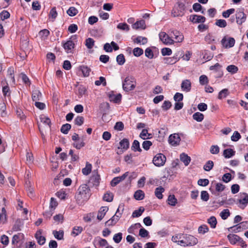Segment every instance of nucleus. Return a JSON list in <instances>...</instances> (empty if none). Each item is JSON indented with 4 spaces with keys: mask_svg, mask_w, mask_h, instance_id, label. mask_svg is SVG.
<instances>
[{
    "mask_svg": "<svg viewBox=\"0 0 248 248\" xmlns=\"http://www.w3.org/2000/svg\"><path fill=\"white\" fill-rule=\"evenodd\" d=\"M91 195L90 189L86 184L81 185L78 189L75 198L78 204H81L84 202L87 201Z\"/></svg>",
    "mask_w": 248,
    "mask_h": 248,
    "instance_id": "f257e3e1",
    "label": "nucleus"
},
{
    "mask_svg": "<svg viewBox=\"0 0 248 248\" xmlns=\"http://www.w3.org/2000/svg\"><path fill=\"white\" fill-rule=\"evenodd\" d=\"M135 78L131 76L126 77L123 82V88L125 92L133 90L136 87Z\"/></svg>",
    "mask_w": 248,
    "mask_h": 248,
    "instance_id": "f03ea898",
    "label": "nucleus"
},
{
    "mask_svg": "<svg viewBox=\"0 0 248 248\" xmlns=\"http://www.w3.org/2000/svg\"><path fill=\"white\" fill-rule=\"evenodd\" d=\"M77 36L73 35L66 42H62V45L64 50L67 53H72V50L74 48L75 44L72 39H76Z\"/></svg>",
    "mask_w": 248,
    "mask_h": 248,
    "instance_id": "7ed1b4c3",
    "label": "nucleus"
},
{
    "mask_svg": "<svg viewBox=\"0 0 248 248\" xmlns=\"http://www.w3.org/2000/svg\"><path fill=\"white\" fill-rule=\"evenodd\" d=\"M121 208L122 211H123L124 209V205L123 204L119 205L115 214L110 219L106 222L105 225L106 226H113L118 222L121 217V213L120 214V215H118L117 214L119 212V209Z\"/></svg>",
    "mask_w": 248,
    "mask_h": 248,
    "instance_id": "20e7f679",
    "label": "nucleus"
},
{
    "mask_svg": "<svg viewBox=\"0 0 248 248\" xmlns=\"http://www.w3.org/2000/svg\"><path fill=\"white\" fill-rule=\"evenodd\" d=\"M129 147V141L127 139L124 138L119 142V146L118 147V151L116 153L118 155H122Z\"/></svg>",
    "mask_w": 248,
    "mask_h": 248,
    "instance_id": "39448f33",
    "label": "nucleus"
},
{
    "mask_svg": "<svg viewBox=\"0 0 248 248\" xmlns=\"http://www.w3.org/2000/svg\"><path fill=\"white\" fill-rule=\"evenodd\" d=\"M166 160V156L162 154H158L156 155L153 158V163L157 167L163 166Z\"/></svg>",
    "mask_w": 248,
    "mask_h": 248,
    "instance_id": "423d86ee",
    "label": "nucleus"
},
{
    "mask_svg": "<svg viewBox=\"0 0 248 248\" xmlns=\"http://www.w3.org/2000/svg\"><path fill=\"white\" fill-rule=\"evenodd\" d=\"M185 11V5L182 3H178V6L172 10V15L174 17L182 16Z\"/></svg>",
    "mask_w": 248,
    "mask_h": 248,
    "instance_id": "0eeeda50",
    "label": "nucleus"
},
{
    "mask_svg": "<svg viewBox=\"0 0 248 248\" xmlns=\"http://www.w3.org/2000/svg\"><path fill=\"white\" fill-rule=\"evenodd\" d=\"M160 40L165 45H171L174 43V41L165 32H161L159 34Z\"/></svg>",
    "mask_w": 248,
    "mask_h": 248,
    "instance_id": "6e6552de",
    "label": "nucleus"
},
{
    "mask_svg": "<svg viewBox=\"0 0 248 248\" xmlns=\"http://www.w3.org/2000/svg\"><path fill=\"white\" fill-rule=\"evenodd\" d=\"M236 23L238 25H242L244 23L247 18V16L244 12L243 9H239L236 11L235 14Z\"/></svg>",
    "mask_w": 248,
    "mask_h": 248,
    "instance_id": "1a4fd4ad",
    "label": "nucleus"
},
{
    "mask_svg": "<svg viewBox=\"0 0 248 248\" xmlns=\"http://www.w3.org/2000/svg\"><path fill=\"white\" fill-rule=\"evenodd\" d=\"M183 238H185L186 246H194L198 242V239L191 235L183 234Z\"/></svg>",
    "mask_w": 248,
    "mask_h": 248,
    "instance_id": "9d476101",
    "label": "nucleus"
},
{
    "mask_svg": "<svg viewBox=\"0 0 248 248\" xmlns=\"http://www.w3.org/2000/svg\"><path fill=\"white\" fill-rule=\"evenodd\" d=\"M180 140V137L178 134L175 133L170 135L169 138V142L172 146H177L179 145Z\"/></svg>",
    "mask_w": 248,
    "mask_h": 248,
    "instance_id": "9b49d317",
    "label": "nucleus"
},
{
    "mask_svg": "<svg viewBox=\"0 0 248 248\" xmlns=\"http://www.w3.org/2000/svg\"><path fill=\"white\" fill-rule=\"evenodd\" d=\"M171 38L174 37L175 42L181 43L184 40V35L180 31L177 30H173L171 31Z\"/></svg>",
    "mask_w": 248,
    "mask_h": 248,
    "instance_id": "f8f14e48",
    "label": "nucleus"
},
{
    "mask_svg": "<svg viewBox=\"0 0 248 248\" xmlns=\"http://www.w3.org/2000/svg\"><path fill=\"white\" fill-rule=\"evenodd\" d=\"M128 172H125L123 175L114 177L110 182L111 186H115L118 185L120 182L124 180L125 178L128 176Z\"/></svg>",
    "mask_w": 248,
    "mask_h": 248,
    "instance_id": "ddd939ff",
    "label": "nucleus"
},
{
    "mask_svg": "<svg viewBox=\"0 0 248 248\" xmlns=\"http://www.w3.org/2000/svg\"><path fill=\"white\" fill-rule=\"evenodd\" d=\"M222 45L226 48L232 47L234 46L235 44V40L233 38L229 37L228 40L225 37L223 38L221 40Z\"/></svg>",
    "mask_w": 248,
    "mask_h": 248,
    "instance_id": "4468645a",
    "label": "nucleus"
},
{
    "mask_svg": "<svg viewBox=\"0 0 248 248\" xmlns=\"http://www.w3.org/2000/svg\"><path fill=\"white\" fill-rule=\"evenodd\" d=\"M181 87L183 91L188 92L191 89V83L189 80L185 79L181 83Z\"/></svg>",
    "mask_w": 248,
    "mask_h": 248,
    "instance_id": "2eb2a0df",
    "label": "nucleus"
},
{
    "mask_svg": "<svg viewBox=\"0 0 248 248\" xmlns=\"http://www.w3.org/2000/svg\"><path fill=\"white\" fill-rule=\"evenodd\" d=\"M230 243L231 244L234 245L237 243H239L240 240H241V238L238 235L230 233L227 235Z\"/></svg>",
    "mask_w": 248,
    "mask_h": 248,
    "instance_id": "dca6fc26",
    "label": "nucleus"
},
{
    "mask_svg": "<svg viewBox=\"0 0 248 248\" xmlns=\"http://www.w3.org/2000/svg\"><path fill=\"white\" fill-rule=\"evenodd\" d=\"M241 199L239 200V202L242 204L240 208L243 209L248 203V195L246 193H241Z\"/></svg>",
    "mask_w": 248,
    "mask_h": 248,
    "instance_id": "f3484780",
    "label": "nucleus"
},
{
    "mask_svg": "<svg viewBox=\"0 0 248 248\" xmlns=\"http://www.w3.org/2000/svg\"><path fill=\"white\" fill-rule=\"evenodd\" d=\"M132 27L133 29L135 30H144L146 28L145 22L144 20H140L139 21H137L136 23L132 25Z\"/></svg>",
    "mask_w": 248,
    "mask_h": 248,
    "instance_id": "a211bd4d",
    "label": "nucleus"
},
{
    "mask_svg": "<svg viewBox=\"0 0 248 248\" xmlns=\"http://www.w3.org/2000/svg\"><path fill=\"white\" fill-rule=\"evenodd\" d=\"M190 20L193 23H204L205 17L202 16L193 15L190 17Z\"/></svg>",
    "mask_w": 248,
    "mask_h": 248,
    "instance_id": "6ab92c4d",
    "label": "nucleus"
},
{
    "mask_svg": "<svg viewBox=\"0 0 248 248\" xmlns=\"http://www.w3.org/2000/svg\"><path fill=\"white\" fill-rule=\"evenodd\" d=\"M108 208L107 206H102L101 207L98 213V215L97 216V218L98 220H101L104 216H105L106 213L108 212Z\"/></svg>",
    "mask_w": 248,
    "mask_h": 248,
    "instance_id": "aec40b11",
    "label": "nucleus"
},
{
    "mask_svg": "<svg viewBox=\"0 0 248 248\" xmlns=\"http://www.w3.org/2000/svg\"><path fill=\"white\" fill-rule=\"evenodd\" d=\"M41 231H38L35 233V238L37 240L39 244L42 245L45 244L46 242V238L44 236L41 235Z\"/></svg>",
    "mask_w": 248,
    "mask_h": 248,
    "instance_id": "412c9836",
    "label": "nucleus"
},
{
    "mask_svg": "<svg viewBox=\"0 0 248 248\" xmlns=\"http://www.w3.org/2000/svg\"><path fill=\"white\" fill-rule=\"evenodd\" d=\"M80 71H81L84 77H87L90 75L91 69L86 65H81L79 67Z\"/></svg>",
    "mask_w": 248,
    "mask_h": 248,
    "instance_id": "4be33fe9",
    "label": "nucleus"
},
{
    "mask_svg": "<svg viewBox=\"0 0 248 248\" xmlns=\"http://www.w3.org/2000/svg\"><path fill=\"white\" fill-rule=\"evenodd\" d=\"M40 119L41 122L45 124L47 128H49L50 127L51 121L49 118L43 114L40 115Z\"/></svg>",
    "mask_w": 248,
    "mask_h": 248,
    "instance_id": "5701e85b",
    "label": "nucleus"
},
{
    "mask_svg": "<svg viewBox=\"0 0 248 248\" xmlns=\"http://www.w3.org/2000/svg\"><path fill=\"white\" fill-rule=\"evenodd\" d=\"M94 242H96L99 246L102 247H106L108 245L107 241L105 239L101 238L100 237H95L94 239Z\"/></svg>",
    "mask_w": 248,
    "mask_h": 248,
    "instance_id": "b1692460",
    "label": "nucleus"
},
{
    "mask_svg": "<svg viewBox=\"0 0 248 248\" xmlns=\"http://www.w3.org/2000/svg\"><path fill=\"white\" fill-rule=\"evenodd\" d=\"M6 105L4 103V102L0 100V115L2 117H4L7 116V112L6 111Z\"/></svg>",
    "mask_w": 248,
    "mask_h": 248,
    "instance_id": "393cba45",
    "label": "nucleus"
},
{
    "mask_svg": "<svg viewBox=\"0 0 248 248\" xmlns=\"http://www.w3.org/2000/svg\"><path fill=\"white\" fill-rule=\"evenodd\" d=\"M180 160L184 163L185 166H187L191 161V158L186 154L182 153L180 155Z\"/></svg>",
    "mask_w": 248,
    "mask_h": 248,
    "instance_id": "a878e982",
    "label": "nucleus"
},
{
    "mask_svg": "<svg viewBox=\"0 0 248 248\" xmlns=\"http://www.w3.org/2000/svg\"><path fill=\"white\" fill-rule=\"evenodd\" d=\"M7 220L6 211L5 208H2L0 211V224H4Z\"/></svg>",
    "mask_w": 248,
    "mask_h": 248,
    "instance_id": "bb28decb",
    "label": "nucleus"
},
{
    "mask_svg": "<svg viewBox=\"0 0 248 248\" xmlns=\"http://www.w3.org/2000/svg\"><path fill=\"white\" fill-rule=\"evenodd\" d=\"M164 188L162 186L156 187L155 189V194L158 199H162L163 198L162 193L164 192Z\"/></svg>",
    "mask_w": 248,
    "mask_h": 248,
    "instance_id": "cd10ccee",
    "label": "nucleus"
},
{
    "mask_svg": "<svg viewBox=\"0 0 248 248\" xmlns=\"http://www.w3.org/2000/svg\"><path fill=\"white\" fill-rule=\"evenodd\" d=\"M53 234L55 238L59 240L63 239L64 232L62 230H60L59 231L54 230L53 231Z\"/></svg>",
    "mask_w": 248,
    "mask_h": 248,
    "instance_id": "c85d7f7f",
    "label": "nucleus"
},
{
    "mask_svg": "<svg viewBox=\"0 0 248 248\" xmlns=\"http://www.w3.org/2000/svg\"><path fill=\"white\" fill-rule=\"evenodd\" d=\"M42 96L41 92L38 90H34L32 92V99L33 101L39 100Z\"/></svg>",
    "mask_w": 248,
    "mask_h": 248,
    "instance_id": "c756f323",
    "label": "nucleus"
},
{
    "mask_svg": "<svg viewBox=\"0 0 248 248\" xmlns=\"http://www.w3.org/2000/svg\"><path fill=\"white\" fill-rule=\"evenodd\" d=\"M235 152L232 149H227L223 151V156L225 158H229L235 155Z\"/></svg>",
    "mask_w": 248,
    "mask_h": 248,
    "instance_id": "7c9ffc66",
    "label": "nucleus"
},
{
    "mask_svg": "<svg viewBox=\"0 0 248 248\" xmlns=\"http://www.w3.org/2000/svg\"><path fill=\"white\" fill-rule=\"evenodd\" d=\"M144 193L141 190H137L134 195L135 199L137 200H141L144 198Z\"/></svg>",
    "mask_w": 248,
    "mask_h": 248,
    "instance_id": "2f4dec72",
    "label": "nucleus"
},
{
    "mask_svg": "<svg viewBox=\"0 0 248 248\" xmlns=\"http://www.w3.org/2000/svg\"><path fill=\"white\" fill-rule=\"evenodd\" d=\"M109 98L110 101H113V102L117 103L121 101L122 95L120 93L117 95L112 94L109 95Z\"/></svg>",
    "mask_w": 248,
    "mask_h": 248,
    "instance_id": "473e14b6",
    "label": "nucleus"
},
{
    "mask_svg": "<svg viewBox=\"0 0 248 248\" xmlns=\"http://www.w3.org/2000/svg\"><path fill=\"white\" fill-rule=\"evenodd\" d=\"M117 28L123 31H128L130 30L129 26L126 23H120L117 25Z\"/></svg>",
    "mask_w": 248,
    "mask_h": 248,
    "instance_id": "72a5a7b5",
    "label": "nucleus"
},
{
    "mask_svg": "<svg viewBox=\"0 0 248 248\" xmlns=\"http://www.w3.org/2000/svg\"><path fill=\"white\" fill-rule=\"evenodd\" d=\"M131 150L134 152H141L142 150L140 148V142L137 140H134L131 146Z\"/></svg>",
    "mask_w": 248,
    "mask_h": 248,
    "instance_id": "f704fd0d",
    "label": "nucleus"
},
{
    "mask_svg": "<svg viewBox=\"0 0 248 248\" xmlns=\"http://www.w3.org/2000/svg\"><path fill=\"white\" fill-rule=\"evenodd\" d=\"M151 134L148 133L146 129H143L140 135V137L143 140L149 139L151 138Z\"/></svg>",
    "mask_w": 248,
    "mask_h": 248,
    "instance_id": "c9c22d12",
    "label": "nucleus"
},
{
    "mask_svg": "<svg viewBox=\"0 0 248 248\" xmlns=\"http://www.w3.org/2000/svg\"><path fill=\"white\" fill-rule=\"evenodd\" d=\"M103 199L107 202H111L113 199V194L111 192H107L104 195Z\"/></svg>",
    "mask_w": 248,
    "mask_h": 248,
    "instance_id": "e433bc0d",
    "label": "nucleus"
},
{
    "mask_svg": "<svg viewBox=\"0 0 248 248\" xmlns=\"http://www.w3.org/2000/svg\"><path fill=\"white\" fill-rule=\"evenodd\" d=\"M134 42L137 44L141 43L142 45H144L147 43V39L145 37L139 36L134 40Z\"/></svg>",
    "mask_w": 248,
    "mask_h": 248,
    "instance_id": "4c0bfd02",
    "label": "nucleus"
},
{
    "mask_svg": "<svg viewBox=\"0 0 248 248\" xmlns=\"http://www.w3.org/2000/svg\"><path fill=\"white\" fill-rule=\"evenodd\" d=\"M83 231V228L80 226H75L73 229L71 234L77 236Z\"/></svg>",
    "mask_w": 248,
    "mask_h": 248,
    "instance_id": "58836bf2",
    "label": "nucleus"
},
{
    "mask_svg": "<svg viewBox=\"0 0 248 248\" xmlns=\"http://www.w3.org/2000/svg\"><path fill=\"white\" fill-rule=\"evenodd\" d=\"M92 165L89 163H86V167L82 169V172L84 175H87L89 174L91 172Z\"/></svg>",
    "mask_w": 248,
    "mask_h": 248,
    "instance_id": "ea45409f",
    "label": "nucleus"
},
{
    "mask_svg": "<svg viewBox=\"0 0 248 248\" xmlns=\"http://www.w3.org/2000/svg\"><path fill=\"white\" fill-rule=\"evenodd\" d=\"M144 211V208L143 207H140L139 210H136L133 212L132 216L133 217H138L142 215Z\"/></svg>",
    "mask_w": 248,
    "mask_h": 248,
    "instance_id": "a19ab883",
    "label": "nucleus"
},
{
    "mask_svg": "<svg viewBox=\"0 0 248 248\" xmlns=\"http://www.w3.org/2000/svg\"><path fill=\"white\" fill-rule=\"evenodd\" d=\"M177 202V200L174 195H170L168 199V203L171 206H175Z\"/></svg>",
    "mask_w": 248,
    "mask_h": 248,
    "instance_id": "79ce46f5",
    "label": "nucleus"
},
{
    "mask_svg": "<svg viewBox=\"0 0 248 248\" xmlns=\"http://www.w3.org/2000/svg\"><path fill=\"white\" fill-rule=\"evenodd\" d=\"M193 119L197 121V122H200L203 120V119L204 118V115L203 114H202L200 112H197L195 113L193 115Z\"/></svg>",
    "mask_w": 248,
    "mask_h": 248,
    "instance_id": "37998d69",
    "label": "nucleus"
},
{
    "mask_svg": "<svg viewBox=\"0 0 248 248\" xmlns=\"http://www.w3.org/2000/svg\"><path fill=\"white\" fill-rule=\"evenodd\" d=\"M49 34V31L46 29H44L39 32V36L42 39L45 40Z\"/></svg>",
    "mask_w": 248,
    "mask_h": 248,
    "instance_id": "c03bdc74",
    "label": "nucleus"
},
{
    "mask_svg": "<svg viewBox=\"0 0 248 248\" xmlns=\"http://www.w3.org/2000/svg\"><path fill=\"white\" fill-rule=\"evenodd\" d=\"M94 45V41L92 38H88L85 41V46L88 49H91Z\"/></svg>",
    "mask_w": 248,
    "mask_h": 248,
    "instance_id": "a18cd8bd",
    "label": "nucleus"
},
{
    "mask_svg": "<svg viewBox=\"0 0 248 248\" xmlns=\"http://www.w3.org/2000/svg\"><path fill=\"white\" fill-rule=\"evenodd\" d=\"M227 70L232 74L236 73L238 71V67L234 65H230L227 67Z\"/></svg>",
    "mask_w": 248,
    "mask_h": 248,
    "instance_id": "49530a36",
    "label": "nucleus"
},
{
    "mask_svg": "<svg viewBox=\"0 0 248 248\" xmlns=\"http://www.w3.org/2000/svg\"><path fill=\"white\" fill-rule=\"evenodd\" d=\"M71 125L70 124H63L61 128V131L64 134H67L68 133L69 130L71 129Z\"/></svg>",
    "mask_w": 248,
    "mask_h": 248,
    "instance_id": "de8ad7c7",
    "label": "nucleus"
},
{
    "mask_svg": "<svg viewBox=\"0 0 248 248\" xmlns=\"http://www.w3.org/2000/svg\"><path fill=\"white\" fill-rule=\"evenodd\" d=\"M214 166V162L211 160L208 161L203 166V169L207 171L211 170Z\"/></svg>",
    "mask_w": 248,
    "mask_h": 248,
    "instance_id": "09e8293b",
    "label": "nucleus"
},
{
    "mask_svg": "<svg viewBox=\"0 0 248 248\" xmlns=\"http://www.w3.org/2000/svg\"><path fill=\"white\" fill-rule=\"evenodd\" d=\"M141 225L140 223H137L134 224V225H131L127 230L128 232L129 233H134V230L137 229L139 228H140Z\"/></svg>",
    "mask_w": 248,
    "mask_h": 248,
    "instance_id": "8fccbe9b",
    "label": "nucleus"
},
{
    "mask_svg": "<svg viewBox=\"0 0 248 248\" xmlns=\"http://www.w3.org/2000/svg\"><path fill=\"white\" fill-rule=\"evenodd\" d=\"M208 223L210 225V226L212 228H215L217 225V221L216 219V218L214 217H211L208 219Z\"/></svg>",
    "mask_w": 248,
    "mask_h": 248,
    "instance_id": "3c124183",
    "label": "nucleus"
},
{
    "mask_svg": "<svg viewBox=\"0 0 248 248\" xmlns=\"http://www.w3.org/2000/svg\"><path fill=\"white\" fill-rule=\"evenodd\" d=\"M228 94V90L227 89H224L219 92L218 95V98L219 99H221L222 98H225Z\"/></svg>",
    "mask_w": 248,
    "mask_h": 248,
    "instance_id": "603ef678",
    "label": "nucleus"
},
{
    "mask_svg": "<svg viewBox=\"0 0 248 248\" xmlns=\"http://www.w3.org/2000/svg\"><path fill=\"white\" fill-rule=\"evenodd\" d=\"M215 25L220 28H225L227 26V22L224 19H217L216 20Z\"/></svg>",
    "mask_w": 248,
    "mask_h": 248,
    "instance_id": "864d4df0",
    "label": "nucleus"
},
{
    "mask_svg": "<svg viewBox=\"0 0 248 248\" xmlns=\"http://www.w3.org/2000/svg\"><path fill=\"white\" fill-rule=\"evenodd\" d=\"M23 238V234L21 233H18L17 234H15L13 236L12 239V243H17L19 240Z\"/></svg>",
    "mask_w": 248,
    "mask_h": 248,
    "instance_id": "5fc2aeb1",
    "label": "nucleus"
},
{
    "mask_svg": "<svg viewBox=\"0 0 248 248\" xmlns=\"http://www.w3.org/2000/svg\"><path fill=\"white\" fill-rule=\"evenodd\" d=\"M78 13V10L74 7H70L67 11V14L71 16H76Z\"/></svg>",
    "mask_w": 248,
    "mask_h": 248,
    "instance_id": "6e6d98bb",
    "label": "nucleus"
},
{
    "mask_svg": "<svg viewBox=\"0 0 248 248\" xmlns=\"http://www.w3.org/2000/svg\"><path fill=\"white\" fill-rule=\"evenodd\" d=\"M116 61L118 64L120 65H123L125 62L124 56L123 54H120L117 56Z\"/></svg>",
    "mask_w": 248,
    "mask_h": 248,
    "instance_id": "4d7b16f0",
    "label": "nucleus"
},
{
    "mask_svg": "<svg viewBox=\"0 0 248 248\" xmlns=\"http://www.w3.org/2000/svg\"><path fill=\"white\" fill-rule=\"evenodd\" d=\"M179 59L177 57H173L172 58H167L165 59V63L169 64H173L176 63Z\"/></svg>",
    "mask_w": 248,
    "mask_h": 248,
    "instance_id": "13d9d810",
    "label": "nucleus"
},
{
    "mask_svg": "<svg viewBox=\"0 0 248 248\" xmlns=\"http://www.w3.org/2000/svg\"><path fill=\"white\" fill-rule=\"evenodd\" d=\"M230 215V211L228 209H224L220 213V216L222 219H226Z\"/></svg>",
    "mask_w": 248,
    "mask_h": 248,
    "instance_id": "bf43d9fd",
    "label": "nucleus"
},
{
    "mask_svg": "<svg viewBox=\"0 0 248 248\" xmlns=\"http://www.w3.org/2000/svg\"><path fill=\"white\" fill-rule=\"evenodd\" d=\"M122 236L123 234L122 232L116 233L113 236V240L116 243H119L122 239Z\"/></svg>",
    "mask_w": 248,
    "mask_h": 248,
    "instance_id": "052dcab7",
    "label": "nucleus"
},
{
    "mask_svg": "<svg viewBox=\"0 0 248 248\" xmlns=\"http://www.w3.org/2000/svg\"><path fill=\"white\" fill-rule=\"evenodd\" d=\"M215 185L216 190L217 192H222L225 188V185H223L221 183L215 182Z\"/></svg>",
    "mask_w": 248,
    "mask_h": 248,
    "instance_id": "680f3d73",
    "label": "nucleus"
},
{
    "mask_svg": "<svg viewBox=\"0 0 248 248\" xmlns=\"http://www.w3.org/2000/svg\"><path fill=\"white\" fill-rule=\"evenodd\" d=\"M94 217V214L93 213H90L87 214L83 217V220L86 222H90L92 218Z\"/></svg>",
    "mask_w": 248,
    "mask_h": 248,
    "instance_id": "e2e57ef3",
    "label": "nucleus"
},
{
    "mask_svg": "<svg viewBox=\"0 0 248 248\" xmlns=\"http://www.w3.org/2000/svg\"><path fill=\"white\" fill-rule=\"evenodd\" d=\"M84 121V118L83 117L78 116L74 120V123L75 124L80 126L83 124Z\"/></svg>",
    "mask_w": 248,
    "mask_h": 248,
    "instance_id": "0e129e2a",
    "label": "nucleus"
},
{
    "mask_svg": "<svg viewBox=\"0 0 248 248\" xmlns=\"http://www.w3.org/2000/svg\"><path fill=\"white\" fill-rule=\"evenodd\" d=\"M235 10L233 8L228 9L225 11L223 12L222 16L224 18H228L230 16L231 14L234 13Z\"/></svg>",
    "mask_w": 248,
    "mask_h": 248,
    "instance_id": "69168bd1",
    "label": "nucleus"
},
{
    "mask_svg": "<svg viewBox=\"0 0 248 248\" xmlns=\"http://www.w3.org/2000/svg\"><path fill=\"white\" fill-rule=\"evenodd\" d=\"M201 199L205 202H207L209 199V195L206 191H202L201 193Z\"/></svg>",
    "mask_w": 248,
    "mask_h": 248,
    "instance_id": "338daca9",
    "label": "nucleus"
},
{
    "mask_svg": "<svg viewBox=\"0 0 248 248\" xmlns=\"http://www.w3.org/2000/svg\"><path fill=\"white\" fill-rule=\"evenodd\" d=\"M171 107V103L169 101H165L162 105L161 108L164 110H167Z\"/></svg>",
    "mask_w": 248,
    "mask_h": 248,
    "instance_id": "774afa93",
    "label": "nucleus"
}]
</instances>
